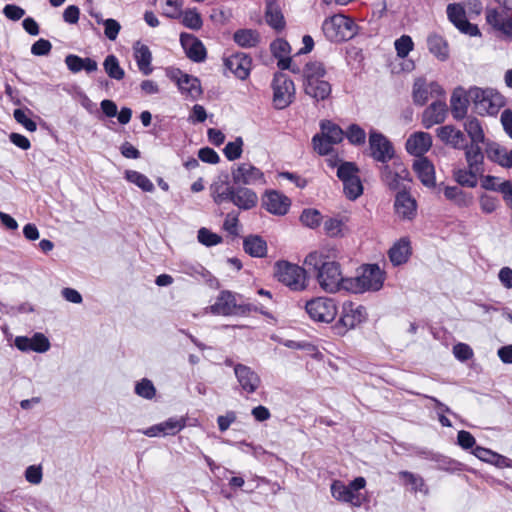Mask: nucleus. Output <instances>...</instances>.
<instances>
[{
    "instance_id": "f257e3e1",
    "label": "nucleus",
    "mask_w": 512,
    "mask_h": 512,
    "mask_svg": "<svg viewBox=\"0 0 512 512\" xmlns=\"http://www.w3.org/2000/svg\"><path fill=\"white\" fill-rule=\"evenodd\" d=\"M338 250L335 246L326 245L310 252L304 263L316 274L320 288L327 293L346 291V279L343 277L340 264L335 261Z\"/></svg>"
},
{
    "instance_id": "f03ea898",
    "label": "nucleus",
    "mask_w": 512,
    "mask_h": 512,
    "mask_svg": "<svg viewBox=\"0 0 512 512\" xmlns=\"http://www.w3.org/2000/svg\"><path fill=\"white\" fill-rule=\"evenodd\" d=\"M385 272L377 264L363 265L355 277L346 279V291L361 294L368 291H379L384 284Z\"/></svg>"
},
{
    "instance_id": "7ed1b4c3",
    "label": "nucleus",
    "mask_w": 512,
    "mask_h": 512,
    "mask_svg": "<svg viewBox=\"0 0 512 512\" xmlns=\"http://www.w3.org/2000/svg\"><path fill=\"white\" fill-rule=\"evenodd\" d=\"M326 69L319 61L308 62L303 69L305 93L316 101L327 99L331 94V85L324 79Z\"/></svg>"
},
{
    "instance_id": "20e7f679",
    "label": "nucleus",
    "mask_w": 512,
    "mask_h": 512,
    "mask_svg": "<svg viewBox=\"0 0 512 512\" xmlns=\"http://www.w3.org/2000/svg\"><path fill=\"white\" fill-rule=\"evenodd\" d=\"M327 163L330 167H337V177L342 181L343 191L348 199L356 200L362 195L363 185L355 163L337 158L327 159Z\"/></svg>"
},
{
    "instance_id": "39448f33",
    "label": "nucleus",
    "mask_w": 512,
    "mask_h": 512,
    "mask_svg": "<svg viewBox=\"0 0 512 512\" xmlns=\"http://www.w3.org/2000/svg\"><path fill=\"white\" fill-rule=\"evenodd\" d=\"M210 311L216 315L230 316L234 314H246L248 312H259L267 315L264 305L253 303L237 305L235 295L230 291H222L217 297L215 303L210 306Z\"/></svg>"
},
{
    "instance_id": "423d86ee",
    "label": "nucleus",
    "mask_w": 512,
    "mask_h": 512,
    "mask_svg": "<svg viewBox=\"0 0 512 512\" xmlns=\"http://www.w3.org/2000/svg\"><path fill=\"white\" fill-rule=\"evenodd\" d=\"M322 30L327 39L340 42L353 38L357 33V26L351 18L336 14L324 20Z\"/></svg>"
},
{
    "instance_id": "0eeeda50",
    "label": "nucleus",
    "mask_w": 512,
    "mask_h": 512,
    "mask_svg": "<svg viewBox=\"0 0 512 512\" xmlns=\"http://www.w3.org/2000/svg\"><path fill=\"white\" fill-rule=\"evenodd\" d=\"M366 486L364 477H357L348 485L340 480H335L331 484V494L339 502L348 503L353 507H360L363 497L359 492Z\"/></svg>"
},
{
    "instance_id": "6e6552de",
    "label": "nucleus",
    "mask_w": 512,
    "mask_h": 512,
    "mask_svg": "<svg viewBox=\"0 0 512 512\" xmlns=\"http://www.w3.org/2000/svg\"><path fill=\"white\" fill-rule=\"evenodd\" d=\"M275 276L278 281L294 291H301L307 286L306 271L296 264L286 261L277 262Z\"/></svg>"
},
{
    "instance_id": "1a4fd4ad",
    "label": "nucleus",
    "mask_w": 512,
    "mask_h": 512,
    "mask_svg": "<svg viewBox=\"0 0 512 512\" xmlns=\"http://www.w3.org/2000/svg\"><path fill=\"white\" fill-rule=\"evenodd\" d=\"M468 96L477 112L482 115L496 114L503 103L501 95L492 89L471 87L468 90Z\"/></svg>"
},
{
    "instance_id": "9d476101",
    "label": "nucleus",
    "mask_w": 512,
    "mask_h": 512,
    "mask_svg": "<svg viewBox=\"0 0 512 512\" xmlns=\"http://www.w3.org/2000/svg\"><path fill=\"white\" fill-rule=\"evenodd\" d=\"M305 310L311 320L331 323L338 313V306L332 298L315 297L306 302Z\"/></svg>"
},
{
    "instance_id": "9b49d317",
    "label": "nucleus",
    "mask_w": 512,
    "mask_h": 512,
    "mask_svg": "<svg viewBox=\"0 0 512 512\" xmlns=\"http://www.w3.org/2000/svg\"><path fill=\"white\" fill-rule=\"evenodd\" d=\"M273 105L276 109L288 107L295 96V85L293 81L282 73L274 75L272 81Z\"/></svg>"
},
{
    "instance_id": "f8f14e48",
    "label": "nucleus",
    "mask_w": 512,
    "mask_h": 512,
    "mask_svg": "<svg viewBox=\"0 0 512 512\" xmlns=\"http://www.w3.org/2000/svg\"><path fill=\"white\" fill-rule=\"evenodd\" d=\"M231 177L234 185L258 186L266 184L263 171L248 162L240 163L232 169Z\"/></svg>"
},
{
    "instance_id": "ddd939ff",
    "label": "nucleus",
    "mask_w": 512,
    "mask_h": 512,
    "mask_svg": "<svg viewBox=\"0 0 512 512\" xmlns=\"http://www.w3.org/2000/svg\"><path fill=\"white\" fill-rule=\"evenodd\" d=\"M366 317L367 313L364 306L346 301L342 305L340 318L335 327L338 329V333L343 334L365 321Z\"/></svg>"
},
{
    "instance_id": "4468645a",
    "label": "nucleus",
    "mask_w": 512,
    "mask_h": 512,
    "mask_svg": "<svg viewBox=\"0 0 512 512\" xmlns=\"http://www.w3.org/2000/svg\"><path fill=\"white\" fill-rule=\"evenodd\" d=\"M412 96L416 105L423 106L429 98L444 97L445 90L437 82L427 83L424 78H418L413 84Z\"/></svg>"
},
{
    "instance_id": "2eb2a0df",
    "label": "nucleus",
    "mask_w": 512,
    "mask_h": 512,
    "mask_svg": "<svg viewBox=\"0 0 512 512\" xmlns=\"http://www.w3.org/2000/svg\"><path fill=\"white\" fill-rule=\"evenodd\" d=\"M370 155L378 162L385 163L393 158L394 150L388 139L381 133L371 131L369 135Z\"/></svg>"
},
{
    "instance_id": "dca6fc26",
    "label": "nucleus",
    "mask_w": 512,
    "mask_h": 512,
    "mask_svg": "<svg viewBox=\"0 0 512 512\" xmlns=\"http://www.w3.org/2000/svg\"><path fill=\"white\" fill-rule=\"evenodd\" d=\"M262 205L269 213L283 216L289 211L291 200L279 191L269 190L263 196Z\"/></svg>"
},
{
    "instance_id": "f3484780",
    "label": "nucleus",
    "mask_w": 512,
    "mask_h": 512,
    "mask_svg": "<svg viewBox=\"0 0 512 512\" xmlns=\"http://www.w3.org/2000/svg\"><path fill=\"white\" fill-rule=\"evenodd\" d=\"M14 345L22 352L33 351L36 353H45L51 347L49 339L40 332L35 333L32 337L17 336Z\"/></svg>"
},
{
    "instance_id": "a211bd4d",
    "label": "nucleus",
    "mask_w": 512,
    "mask_h": 512,
    "mask_svg": "<svg viewBox=\"0 0 512 512\" xmlns=\"http://www.w3.org/2000/svg\"><path fill=\"white\" fill-rule=\"evenodd\" d=\"M270 49L273 56L278 59L277 66L281 70L290 69L295 74L301 72V69L298 65H292V59L289 56L291 47L286 40L282 38L274 40L270 45Z\"/></svg>"
},
{
    "instance_id": "6ab92c4d",
    "label": "nucleus",
    "mask_w": 512,
    "mask_h": 512,
    "mask_svg": "<svg viewBox=\"0 0 512 512\" xmlns=\"http://www.w3.org/2000/svg\"><path fill=\"white\" fill-rule=\"evenodd\" d=\"M449 20L462 32L470 36L480 35L476 25L471 24L466 19L464 8L460 4H449L447 7Z\"/></svg>"
},
{
    "instance_id": "aec40b11",
    "label": "nucleus",
    "mask_w": 512,
    "mask_h": 512,
    "mask_svg": "<svg viewBox=\"0 0 512 512\" xmlns=\"http://www.w3.org/2000/svg\"><path fill=\"white\" fill-rule=\"evenodd\" d=\"M234 374L242 390L248 394L254 393L260 386L259 375L249 366L243 364L234 365Z\"/></svg>"
},
{
    "instance_id": "412c9836",
    "label": "nucleus",
    "mask_w": 512,
    "mask_h": 512,
    "mask_svg": "<svg viewBox=\"0 0 512 512\" xmlns=\"http://www.w3.org/2000/svg\"><path fill=\"white\" fill-rule=\"evenodd\" d=\"M224 65L238 79L245 80L250 75L252 60L244 53H235L225 59Z\"/></svg>"
},
{
    "instance_id": "4be33fe9",
    "label": "nucleus",
    "mask_w": 512,
    "mask_h": 512,
    "mask_svg": "<svg viewBox=\"0 0 512 512\" xmlns=\"http://www.w3.org/2000/svg\"><path fill=\"white\" fill-rule=\"evenodd\" d=\"M432 147V136L423 131L412 133L406 140L405 148L410 155L423 157Z\"/></svg>"
},
{
    "instance_id": "5701e85b",
    "label": "nucleus",
    "mask_w": 512,
    "mask_h": 512,
    "mask_svg": "<svg viewBox=\"0 0 512 512\" xmlns=\"http://www.w3.org/2000/svg\"><path fill=\"white\" fill-rule=\"evenodd\" d=\"M447 111L448 109L445 101H434L422 113L421 123L423 127L430 129L434 125L443 123L446 119Z\"/></svg>"
},
{
    "instance_id": "b1692460",
    "label": "nucleus",
    "mask_w": 512,
    "mask_h": 512,
    "mask_svg": "<svg viewBox=\"0 0 512 512\" xmlns=\"http://www.w3.org/2000/svg\"><path fill=\"white\" fill-rule=\"evenodd\" d=\"M394 207L397 216L403 220H412L416 216V200L406 191L397 193Z\"/></svg>"
},
{
    "instance_id": "393cba45",
    "label": "nucleus",
    "mask_w": 512,
    "mask_h": 512,
    "mask_svg": "<svg viewBox=\"0 0 512 512\" xmlns=\"http://www.w3.org/2000/svg\"><path fill=\"white\" fill-rule=\"evenodd\" d=\"M180 42L188 58L194 62H202L206 58V49L203 43L192 34L182 33Z\"/></svg>"
},
{
    "instance_id": "a878e982",
    "label": "nucleus",
    "mask_w": 512,
    "mask_h": 512,
    "mask_svg": "<svg viewBox=\"0 0 512 512\" xmlns=\"http://www.w3.org/2000/svg\"><path fill=\"white\" fill-rule=\"evenodd\" d=\"M436 134L444 144L455 149H464L466 147L465 135L453 125H445L437 128Z\"/></svg>"
},
{
    "instance_id": "bb28decb",
    "label": "nucleus",
    "mask_w": 512,
    "mask_h": 512,
    "mask_svg": "<svg viewBox=\"0 0 512 512\" xmlns=\"http://www.w3.org/2000/svg\"><path fill=\"white\" fill-rule=\"evenodd\" d=\"M413 170L421 183L432 188L436 184L435 168L433 163L426 157H420L413 163Z\"/></svg>"
},
{
    "instance_id": "cd10ccee",
    "label": "nucleus",
    "mask_w": 512,
    "mask_h": 512,
    "mask_svg": "<svg viewBox=\"0 0 512 512\" xmlns=\"http://www.w3.org/2000/svg\"><path fill=\"white\" fill-rule=\"evenodd\" d=\"M257 194L246 186L233 187L232 203L239 209L249 210L257 205Z\"/></svg>"
},
{
    "instance_id": "c85d7f7f",
    "label": "nucleus",
    "mask_w": 512,
    "mask_h": 512,
    "mask_svg": "<svg viewBox=\"0 0 512 512\" xmlns=\"http://www.w3.org/2000/svg\"><path fill=\"white\" fill-rule=\"evenodd\" d=\"M469 100L468 91L466 92L462 87L454 89L450 99L451 113L454 119L461 120L466 116Z\"/></svg>"
},
{
    "instance_id": "c756f323",
    "label": "nucleus",
    "mask_w": 512,
    "mask_h": 512,
    "mask_svg": "<svg viewBox=\"0 0 512 512\" xmlns=\"http://www.w3.org/2000/svg\"><path fill=\"white\" fill-rule=\"evenodd\" d=\"M133 56L137 63L138 69L143 75H150L153 71L151 66L152 53L149 47L140 41L133 45Z\"/></svg>"
},
{
    "instance_id": "7c9ffc66",
    "label": "nucleus",
    "mask_w": 512,
    "mask_h": 512,
    "mask_svg": "<svg viewBox=\"0 0 512 512\" xmlns=\"http://www.w3.org/2000/svg\"><path fill=\"white\" fill-rule=\"evenodd\" d=\"M410 254L411 246L407 238H401L389 250L390 261L395 266L406 263Z\"/></svg>"
},
{
    "instance_id": "2f4dec72",
    "label": "nucleus",
    "mask_w": 512,
    "mask_h": 512,
    "mask_svg": "<svg viewBox=\"0 0 512 512\" xmlns=\"http://www.w3.org/2000/svg\"><path fill=\"white\" fill-rule=\"evenodd\" d=\"M65 64L72 73H78L85 70L88 73L94 72L98 69V64L91 58H81L74 54H69L65 57Z\"/></svg>"
},
{
    "instance_id": "473e14b6",
    "label": "nucleus",
    "mask_w": 512,
    "mask_h": 512,
    "mask_svg": "<svg viewBox=\"0 0 512 512\" xmlns=\"http://www.w3.org/2000/svg\"><path fill=\"white\" fill-rule=\"evenodd\" d=\"M427 47L439 61H446L449 58V46L442 36L430 34L427 38Z\"/></svg>"
},
{
    "instance_id": "72a5a7b5",
    "label": "nucleus",
    "mask_w": 512,
    "mask_h": 512,
    "mask_svg": "<svg viewBox=\"0 0 512 512\" xmlns=\"http://www.w3.org/2000/svg\"><path fill=\"white\" fill-rule=\"evenodd\" d=\"M177 85L183 94L196 98L201 94L199 80L188 74L179 72Z\"/></svg>"
},
{
    "instance_id": "f704fd0d",
    "label": "nucleus",
    "mask_w": 512,
    "mask_h": 512,
    "mask_svg": "<svg viewBox=\"0 0 512 512\" xmlns=\"http://www.w3.org/2000/svg\"><path fill=\"white\" fill-rule=\"evenodd\" d=\"M443 193L447 200L453 202L459 207H468L473 202L472 195L464 192L457 186H446L443 189Z\"/></svg>"
},
{
    "instance_id": "c9c22d12",
    "label": "nucleus",
    "mask_w": 512,
    "mask_h": 512,
    "mask_svg": "<svg viewBox=\"0 0 512 512\" xmlns=\"http://www.w3.org/2000/svg\"><path fill=\"white\" fill-rule=\"evenodd\" d=\"M243 247L252 257H264L267 253L266 241L258 235L247 236L243 241Z\"/></svg>"
},
{
    "instance_id": "e433bc0d",
    "label": "nucleus",
    "mask_w": 512,
    "mask_h": 512,
    "mask_svg": "<svg viewBox=\"0 0 512 512\" xmlns=\"http://www.w3.org/2000/svg\"><path fill=\"white\" fill-rule=\"evenodd\" d=\"M465 157L468 164V167L474 171H478L480 173L483 172L482 164H483V154L481 148L478 144H471L469 147H465Z\"/></svg>"
},
{
    "instance_id": "4c0bfd02",
    "label": "nucleus",
    "mask_w": 512,
    "mask_h": 512,
    "mask_svg": "<svg viewBox=\"0 0 512 512\" xmlns=\"http://www.w3.org/2000/svg\"><path fill=\"white\" fill-rule=\"evenodd\" d=\"M320 133L335 144L340 143L344 137L341 127L330 120L320 122Z\"/></svg>"
},
{
    "instance_id": "58836bf2",
    "label": "nucleus",
    "mask_w": 512,
    "mask_h": 512,
    "mask_svg": "<svg viewBox=\"0 0 512 512\" xmlns=\"http://www.w3.org/2000/svg\"><path fill=\"white\" fill-rule=\"evenodd\" d=\"M259 39L258 32L252 29H241L234 33V41L244 48L255 47Z\"/></svg>"
},
{
    "instance_id": "ea45409f",
    "label": "nucleus",
    "mask_w": 512,
    "mask_h": 512,
    "mask_svg": "<svg viewBox=\"0 0 512 512\" xmlns=\"http://www.w3.org/2000/svg\"><path fill=\"white\" fill-rule=\"evenodd\" d=\"M481 174L468 167V169H455L453 171L454 180L461 186L474 188L477 186V175Z\"/></svg>"
},
{
    "instance_id": "a19ab883",
    "label": "nucleus",
    "mask_w": 512,
    "mask_h": 512,
    "mask_svg": "<svg viewBox=\"0 0 512 512\" xmlns=\"http://www.w3.org/2000/svg\"><path fill=\"white\" fill-rule=\"evenodd\" d=\"M473 455H475L481 461L495 464L496 466L504 465L506 458L496 452H493L490 449L476 446L472 451Z\"/></svg>"
},
{
    "instance_id": "79ce46f5",
    "label": "nucleus",
    "mask_w": 512,
    "mask_h": 512,
    "mask_svg": "<svg viewBox=\"0 0 512 512\" xmlns=\"http://www.w3.org/2000/svg\"><path fill=\"white\" fill-rule=\"evenodd\" d=\"M162 436L175 435L186 426L183 417H171L164 422L158 423Z\"/></svg>"
},
{
    "instance_id": "37998d69",
    "label": "nucleus",
    "mask_w": 512,
    "mask_h": 512,
    "mask_svg": "<svg viewBox=\"0 0 512 512\" xmlns=\"http://www.w3.org/2000/svg\"><path fill=\"white\" fill-rule=\"evenodd\" d=\"M464 128L473 144H479L484 142V132L477 118H468L464 124Z\"/></svg>"
},
{
    "instance_id": "c03bdc74",
    "label": "nucleus",
    "mask_w": 512,
    "mask_h": 512,
    "mask_svg": "<svg viewBox=\"0 0 512 512\" xmlns=\"http://www.w3.org/2000/svg\"><path fill=\"white\" fill-rule=\"evenodd\" d=\"M103 67L107 75L112 79L120 81L125 76L124 69L120 66L117 57L114 55H108L105 58Z\"/></svg>"
},
{
    "instance_id": "a18cd8bd",
    "label": "nucleus",
    "mask_w": 512,
    "mask_h": 512,
    "mask_svg": "<svg viewBox=\"0 0 512 512\" xmlns=\"http://www.w3.org/2000/svg\"><path fill=\"white\" fill-rule=\"evenodd\" d=\"M125 178L145 192H152L154 190V185L151 180L138 171L126 170Z\"/></svg>"
},
{
    "instance_id": "49530a36",
    "label": "nucleus",
    "mask_w": 512,
    "mask_h": 512,
    "mask_svg": "<svg viewBox=\"0 0 512 512\" xmlns=\"http://www.w3.org/2000/svg\"><path fill=\"white\" fill-rule=\"evenodd\" d=\"M323 229L329 237H342L345 235L346 227L339 218H328L323 222Z\"/></svg>"
},
{
    "instance_id": "de8ad7c7",
    "label": "nucleus",
    "mask_w": 512,
    "mask_h": 512,
    "mask_svg": "<svg viewBox=\"0 0 512 512\" xmlns=\"http://www.w3.org/2000/svg\"><path fill=\"white\" fill-rule=\"evenodd\" d=\"M265 20L275 30H282L285 26L284 17L281 11L272 5H268L265 13Z\"/></svg>"
},
{
    "instance_id": "09e8293b",
    "label": "nucleus",
    "mask_w": 512,
    "mask_h": 512,
    "mask_svg": "<svg viewBox=\"0 0 512 512\" xmlns=\"http://www.w3.org/2000/svg\"><path fill=\"white\" fill-rule=\"evenodd\" d=\"M181 18L183 25L192 30H199L203 25L202 17L195 8L183 11Z\"/></svg>"
},
{
    "instance_id": "8fccbe9b",
    "label": "nucleus",
    "mask_w": 512,
    "mask_h": 512,
    "mask_svg": "<svg viewBox=\"0 0 512 512\" xmlns=\"http://www.w3.org/2000/svg\"><path fill=\"white\" fill-rule=\"evenodd\" d=\"M506 152V148L494 142L488 143L485 149L487 158L500 166H503L504 161L507 160Z\"/></svg>"
},
{
    "instance_id": "3c124183",
    "label": "nucleus",
    "mask_w": 512,
    "mask_h": 512,
    "mask_svg": "<svg viewBox=\"0 0 512 512\" xmlns=\"http://www.w3.org/2000/svg\"><path fill=\"white\" fill-rule=\"evenodd\" d=\"M322 219L320 211L312 208L304 209L300 215L301 223L311 229L319 227Z\"/></svg>"
},
{
    "instance_id": "603ef678",
    "label": "nucleus",
    "mask_w": 512,
    "mask_h": 512,
    "mask_svg": "<svg viewBox=\"0 0 512 512\" xmlns=\"http://www.w3.org/2000/svg\"><path fill=\"white\" fill-rule=\"evenodd\" d=\"M312 145L315 152L324 156L330 154L333 151V146L336 144L332 143L321 133H317L312 138Z\"/></svg>"
},
{
    "instance_id": "864d4df0",
    "label": "nucleus",
    "mask_w": 512,
    "mask_h": 512,
    "mask_svg": "<svg viewBox=\"0 0 512 512\" xmlns=\"http://www.w3.org/2000/svg\"><path fill=\"white\" fill-rule=\"evenodd\" d=\"M394 47L397 56L400 58H405L413 50L414 43L409 35H402L400 38L395 40Z\"/></svg>"
},
{
    "instance_id": "5fc2aeb1",
    "label": "nucleus",
    "mask_w": 512,
    "mask_h": 512,
    "mask_svg": "<svg viewBox=\"0 0 512 512\" xmlns=\"http://www.w3.org/2000/svg\"><path fill=\"white\" fill-rule=\"evenodd\" d=\"M243 140L241 137L236 138L232 142H228L223 149L225 157L229 161H234L236 159H239L241 157L242 151H243Z\"/></svg>"
},
{
    "instance_id": "6e6d98bb",
    "label": "nucleus",
    "mask_w": 512,
    "mask_h": 512,
    "mask_svg": "<svg viewBox=\"0 0 512 512\" xmlns=\"http://www.w3.org/2000/svg\"><path fill=\"white\" fill-rule=\"evenodd\" d=\"M399 476H400V478H402L405 481L406 484L411 485L412 489L415 492H417V491L424 492V493L427 492L424 480L420 476L413 474L411 472H408V471H401L399 473Z\"/></svg>"
},
{
    "instance_id": "4d7b16f0",
    "label": "nucleus",
    "mask_w": 512,
    "mask_h": 512,
    "mask_svg": "<svg viewBox=\"0 0 512 512\" xmlns=\"http://www.w3.org/2000/svg\"><path fill=\"white\" fill-rule=\"evenodd\" d=\"M345 135L352 145H363L366 141L365 131L357 124H351Z\"/></svg>"
},
{
    "instance_id": "13d9d810",
    "label": "nucleus",
    "mask_w": 512,
    "mask_h": 512,
    "mask_svg": "<svg viewBox=\"0 0 512 512\" xmlns=\"http://www.w3.org/2000/svg\"><path fill=\"white\" fill-rule=\"evenodd\" d=\"M233 187L234 186L224 187L223 185H216L213 188V192H212V196H213L215 203L221 204V203L227 202V201L232 202Z\"/></svg>"
},
{
    "instance_id": "bf43d9fd",
    "label": "nucleus",
    "mask_w": 512,
    "mask_h": 512,
    "mask_svg": "<svg viewBox=\"0 0 512 512\" xmlns=\"http://www.w3.org/2000/svg\"><path fill=\"white\" fill-rule=\"evenodd\" d=\"M197 238L201 244H203L207 247L215 246V245L221 243V241H222L221 236H219L216 233L211 232L209 229L204 228V227L199 229Z\"/></svg>"
},
{
    "instance_id": "052dcab7",
    "label": "nucleus",
    "mask_w": 512,
    "mask_h": 512,
    "mask_svg": "<svg viewBox=\"0 0 512 512\" xmlns=\"http://www.w3.org/2000/svg\"><path fill=\"white\" fill-rule=\"evenodd\" d=\"M135 393L142 398L152 399L155 396L156 389L150 380L142 379L136 384Z\"/></svg>"
},
{
    "instance_id": "680f3d73",
    "label": "nucleus",
    "mask_w": 512,
    "mask_h": 512,
    "mask_svg": "<svg viewBox=\"0 0 512 512\" xmlns=\"http://www.w3.org/2000/svg\"><path fill=\"white\" fill-rule=\"evenodd\" d=\"M97 23H103V25L105 27L104 34L109 40L114 41L117 38L119 31L121 29V26L116 20H114V19L102 20L97 17Z\"/></svg>"
},
{
    "instance_id": "e2e57ef3",
    "label": "nucleus",
    "mask_w": 512,
    "mask_h": 512,
    "mask_svg": "<svg viewBox=\"0 0 512 512\" xmlns=\"http://www.w3.org/2000/svg\"><path fill=\"white\" fill-rule=\"evenodd\" d=\"M508 16L497 11L496 9H489L486 12L487 22L495 29L499 30L505 21L508 20Z\"/></svg>"
},
{
    "instance_id": "0e129e2a",
    "label": "nucleus",
    "mask_w": 512,
    "mask_h": 512,
    "mask_svg": "<svg viewBox=\"0 0 512 512\" xmlns=\"http://www.w3.org/2000/svg\"><path fill=\"white\" fill-rule=\"evenodd\" d=\"M13 116H14L15 120L19 124L24 126L28 131H30V132L36 131V129H37L36 123L27 116V114L24 110L15 109Z\"/></svg>"
},
{
    "instance_id": "69168bd1",
    "label": "nucleus",
    "mask_w": 512,
    "mask_h": 512,
    "mask_svg": "<svg viewBox=\"0 0 512 512\" xmlns=\"http://www.w3.org/2000/svg\"><path fill=\"white\" fill-rule=\"evenodd\" d=\"M479 204L482 212L486 214L493 213L499 205L497 198L487 194L480 197Z\"/></svg>"
},
{
    "instance_id": "338daca9",
    "label": "nucleus",
    "mask_w": 512,
    "mask_h": 512,
    "mask_svg": "<svg viewBox=\"0 0 512 512\" xmlns=\"http://www.w3.org/2000/svg\"><path fill=\"white\" fill-rule=\"evenodd\" d=\"M382 179L383 181L391 188L396 189L399 183V175L396 172H393L391 168L386 165L382 168Z\"/></svg>"
},
{
    "instance_id": "774afa93",
    "label": "nucleus",
    "mask_w": 512,
    "mask_h": 512,
    "mask_svg": "<svg viewBox=\"0 0 512 512\" xmlns=\"http://www.w3.org/2000/svg\"><path fill=\"white\" fill-rule=\"evenodd\" d=\"M454 356L460 361H466L472 358L473 350L465 343H458L453 347Z\"/></svg>"
}]
</instances>
